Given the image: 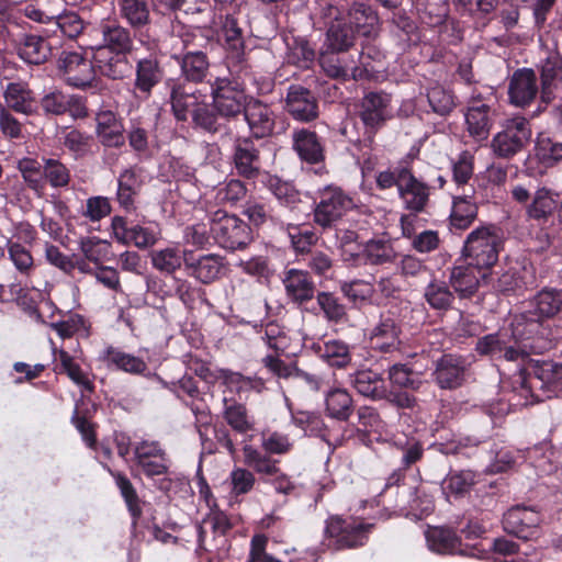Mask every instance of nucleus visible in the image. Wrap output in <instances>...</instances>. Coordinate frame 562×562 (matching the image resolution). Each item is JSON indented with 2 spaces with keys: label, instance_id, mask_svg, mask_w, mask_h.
Segmentation results:
<instances>
[{
  "label": "nucleus",
  "instance_id": "1",
  "mask_svg": "<svg viewBox=\"0 0 562 562\" xmlns=\"http://www.w3.org/2000/svg\"><path fill=\"white\" fill-rule=\"evenodd\" d=\"M562 313V288L544 286L529 299L526 308L516 314V334L531 336L533 349L546 351L554 347L550 319Z\"/></svg>",
  "mask_w": 562,
  "mask_h": 562
},
{
  "label": "nucleus",
  "instance_id": "2",
  "mask_svg": "<svg viewBox=\"0 0 562 562\" xmlns=\"http://www.w3.org/2000/svg\"><path fill=\"white\" fill-rule=\"evenodd\" d=\"M535 340L531 336L520 337L516 334V317L510 324V334L497 331L485 335L476 340L475 351L493 360H505L518 364L531 355H541L542 350L533 349Z\"/></svg>",
  "mask_w": 562,
  "mask_h": 562
},
{
  "label": "nucleus",
  "instance_id": "3",
  "mask_svg": "<svg viewBox=\"0 0 562 562\" xmlns=\"http://www.w3.org/2000/svg\"><path fill=\"white\" fill-rule=\"evenodd\" d=\"M505 245L504 231L496 224H484L474 228L465 238L463 256L469 265L477 269H491Z\"/></svg>",
  "mask_w": 562,
  "mask_h": 562
},
{
  "label": "nucleus",
  "instance_id": "4",
  "mask_svg": "<svg viewBox=\"0 0 562 562\" xmlns=\"http://www.w3.org/2000/svg\"><path fill=\"white\" fill-rule=\"evenodd\" d=\"M352 206V199L340 187L325 186L314 199L313 221L323 229L333 228Z\"/></svg>",
  "mask_w": 562,
  "mask_h": 562
},
{
  "label": "nucleus",
  "instance_id": "5",
  "mask_svg": "<svg viewBox=\"0 0 562 562\" xmlns=\"http://www.w3.org/2000/svg\"><path fill=\"white\" fill-rule=\"evenodd\" d=\"M531 371L526 375L520 371L515 383L520 385L521 395L535 401H541L540 395L535 393L539 389L546 393H558L562 391V364L552 360L536 361Z\"/></svg>",
  "mask_w": 562,
  "mask_h": 562
},
{
  "label": "nucleus",
  "instance_id": "6",
  "mask_svg": "<svg viewBox=\"0 0 562 562\" xmlns=\"http://www.w3.org/2000/svg\"><path fill=\"white\" fill-rule=\"evenodd\" d=\"M211 232L215 241L225 249H244L252 240L251 228L236 215L216 210L210 215Z\"/></svg>",
  "mask_w": 562,
  "mask_h": 562
},
{
  "label": "nucleus",
  "instance_id": "7",
  "mask_svg": "<svg viewBox=\"0 0 562 562\" xmlns=\"http://www.w3.org/2000/svg\"><path fill=\"white\" fill-rule=\"evenodd\" d=\"M319 20L326 27L323 48L349 52L356 43L355 30L344 18V10L328 1L319 4Z\"/></svg>",
  "mask_w": 562,
  "mask_h": 562
},
{
  "label": "nucleus",
  "instance_id": "8",
  "mask_svg": "<svg viewBox=\"0 0 562 562\" xmlns=\"http://www.w3.org/2000/svg\"><path fill=\"white\" fill-rule=\"evenodd\" d=\"M531 136V126L526 117L506 120L502 131L492 138V151L498 158L512 159L529 145Z\"/></svg>",
  "mask_w": 562,
  "mask_h": 562
},
{
  "label": "nucleus",
  "instance_id": "9",
  "mask_svg": "<svg viewBox=\"0 0 562 562\" xmlns=\"http://www.w3.org/2000/svg\"><path fill=\"white\" fill-rule=\"evenodd\" d=\"M391 94L369 91L359 102L358 115L364 126V142L371 144L376 132L392 117Z\"/></svg>",
  "mask_w": 562,
  "mask_h": 562
},
{
  "label": "nucleus",
  "instance_id": "10",
  "mask_svg": "<svg viewBox=\"0 0 562 562\" xmlns=\"http://www.w3.org/2000/svg\"><path fill=\"white\" fill-rule=\"evenodd\" d=\"M562 162V140L555 135L541 133L537 136L535 154L529 155L524 164L528 177L538 178Z\"/></svg>",
  "mask_w": 562,
  "mask_h": 562
},
{
  "label": "nucleus",
  "instance_id": "11",
  "mask_svg": "<svg viewBox=\"0 0 562 562\" xmlns=\"http://www.w3.org/2000/svg\"><path fill=\"white\" fill-rule=\"evenodd\" d=\"M373 524H367L358 519H344L333 516L327 520L325 532L328 537L336 539L337 549L362 547Z\"/></svg>",
  "mask_w": 562,
  "mask_h": 562
},
{
  "label": "nucleus",
  "instance_id": "12",
  "mask_svg": "<svg viewBox=\"0 0 562 562\" xmlns=\"http://www.w3.org/2000/svg\"><path fill=\"white\" fill-rule=\"evenodd\" d=\"M541 515L532 507L515 505L504 513L502 518L503 530L513 537L529 541L538 537Z\"/></svg>",
  "mask_w": 562,
  "mask_h": 562
},
{
  "label": "nucleus",
  "instance_id": "13",
  "mask_svg": "<svg viewBox=\"0 0 562 562\" xmlns=\"http://www.w3.org/2000/svg\"><path fill=\"white\" fill-rule=\"evenodd\" d=\"M346 50H333L323 48L319 54V65L327 76L336 79H349L355 80L363 77V69L356 65V58L347 54ZM360 63L363 65L364 70L369 66L364 61L366 54L363 52L357 53Z\"/></svg>",
  "mask_w": 562,
  "mask_h": 562
},
{
  "label": "nucleus",
  "instance_id": "14",
  "mask_svg": "<svg viewBox=\"0 0 562 562\" xmlns=\"http://www.w3.org/2000/svg\"><path fill=\"white\" fill-rule=\"evenodd\" d=\"M212 98L215 110L226 120L244 114L247 108V97L228 78H216L212 83Z\"/></svg>",
  "mask_w": 562,
  "mask_h": 562
},
{
  "label": "nucleus",
  "instance_id": "15",
  "mask_svg": "<svg viewBox=\"0 0 562 562\" xmlns=\"http://www.w3.org/2000/svg\"><path fill=\"white\" fill-rule=\"evenodd\" d=\"M512 196L516 202L527 204V216L538 222H547L558 207L554 193L546 187L538 188L531 196L527 188L518 184L512 189Z\"/></svg>",
  "mask_w": 562,
  "mask_h": 562
},
{
  "label": "nucleus",
  "instance_id": "16",
  "mask_svg": "<svg viewBox=\"0 0 562 562\" xmlns=\"http://www.w3.org/2000/svg\"><path fill=\"white\" fill-rule=\"evenodd\" d=\"M194 34H187L182 42L184 52L175 54L172 58L178 63L182 77L190 82H202L209 74V58L205 53L199 50L193 43Z\"/></svg>",
  "mask_w": 562,
  "mask_h": 562
},
{
  "label": "nucleus",
  "instance_id": "17",
  "mask_svg": "<svg viewBox=\"0 0 562 562\" xmlns=\"http://www.w3.org/2000/svg\"><path fill=\"white\" fill-rule=\"evenodd\" d=\"M58 69L67 85L79 89L91 87L95 78L93 63L77 52H63L58 58Z\"/></svg>",
  "mask_w": 562,
  "mask_h": 562
},
{
  "label": "nucleus",
  "instance_id": "18",
  "mask_svg": "<svg viewBox=\"0 0 562 562\" xmlns=\"http://www.w3.org/2000/svg\"><path fill=\"white\" fill-rule=\"evenodd\" d=\"M225 266L224 257L217 254H195L184 250V270L203 284H210L218 280Z\"/></svg>",
  "mask_w": 562,
  "mask_h": 562
},
{
  "label": "nucleus",
  "instance_id": "19",
  "mask_svg": "<svg viewBox=\"0 0 562 562\" xmlns=\"http://www.w3.org/2000/svg\"><path fill=\"white\" fill-rule=\"evenodd\" d=\"M233 164L238 176L256 179L261 170L260 149L252 137H237L233 146Z\"/></svg>",
  "mask_w": 562,
  "mask_h": 562
},
{
  "label": "nucleus",
  "instance_id": "20",
  "mask_svg": "<svg viewBox=\"0 0 562 562\" xmlns=\"http://www.w3.org/2000/svg\"><path fill=\"white\" fill-rule=\"evenodd\" d=\"M284 102L285 111L296 121L311 122L318 117L315 95L301 85L289 86Z\"/></svg>",
  "mask_w": 562,
  "mask_h": 562
},
{
  "label": "nucleus",
  "instance_id": "21",
  "mask_svg": "<svg viewBox=\"0 0 562 562\" xmlns=\"http://www.w3.org/2000/svg\"><path fill=\"white\" fill-rule=\"evenodd\" d=\"M244 117L252 139H261L273 134L277 115L269 104L251 98L247 103Z\"/></svg>",
  "mask_w": 562,
  "mask_h": 562
},
{
  "label": "nucleus",
  "instance_id": "22",
  "mask_svg": "<svg viewBox=\"0 0 562 562\" xmlns=\"http://www.w3.org/2000/svg\"><path fill=\"white\" fill-rule=\"evenodd\" d=\"M98 30L102 36V44L98 47H104V52L119 55L132 53L134 34L128 27L121 25L116 20H103Z\"/></svg>",
  "mask_w": 562,
  "mask_h": 562
},
{
  "label": "nucleus",
  "instance_id": "23",
  "mask_svg": "<svg viewBox=\"0 0 562 562\" xmlns=\"http://www.w3.org/2000/svg\"><path fill=\"white\" fill-rule=\"evenodd\" d=\"M14 48L21 60L30 66L46 64L53 54V48L45 36L24 33L15 41Z\"/></svg>",
  "mask_w": 562,
  "mask_h": 562
},
{
  "label": "nucleus",
  "instance_id": "24",
  "mask_svg": "<svg viewBox=\"0 0 562 562\" xmlns=\"http://www.w3.org/2000/svg\"><path fill=\"white\" fill-rule=\"evenodd\" d=\"M467 359L462 356L447 353L437 361L434 378L440 389L453 390L464 381L467 371Z\"/></svg>",
  "mask_w": 562,
  "mask_h": 562
},
{
  "label": "nucleus",
  "instance_id": "25",
  "mask_svg": "<svg viewBox=\"0 0 562 562\" xmlns=\"http://www.w3.org/2000/svg\"><path fill=\"white\" fill-rule=\"evenodd\" d=\"M282 283L285 289L286 296L299 306H302L315 296L316 285L306 270L291 268L284 272Z\"/></svg>",
  "mask_w": 562,
  "mask_h": 562
},
{
  "label": "nucleus",
  "instance_id": "26",
  "mask_svg": "<svg viewBox=\"0 0 562 562\" xmlns=\"http://www.w3.org/2000/svg\"><path fill=\"white\" fill-rule=\"evenodd\" d=\"M539 92L536 72L529 68L514 71L508 83V97L512 104L525 108Z\"/></svg>",
  "mask_w": 562,
  "mask_h": 562
},
{
  "label": "nucleus",
  "instance_id": "27",
  "mask_svg": "<svg viewBox=\"0 0 562 562\" xmlns=\"http://www.w3.org/2000/svg\"><path fill=\"white\" fill-rule=\"evenodd\" d=\"M111 227L114 238L123 245L133 244L139 249H146L157 241L156 235L150 228L138 224L130 225L127 220L122 216H114Z\"/></svg>",
  "mask_w": 562,
  "mask_h": 562
},
{
  "label": "nucleus",
  "instance_id": "28",
  "mask_svg": "<svg viewBox=\"0 0 562 562\" xmlns=\"http://www.w3.org/2000/svg\"><path fill=\"white\" fill-rule=\"evenodd\" d=\"M40 105L46 115L59 116L70 113L76 117L87 116V109L81 98L66 94L57 89L44 94Z\"/></svg>",
  "mask_w": 562,
  "mask_h": 562
},
{
  "label": "nucleus",
  "instance_id": "29",
  "mask_svg": "<svg viewBox=\"0 0 562 562\" xmlns=\"http://www.w3.org/2000/svg\"><path fill=\"white\" fill-rule=\"evenodd\" d=\"M401 334L402 329L398 323L390 314H382L379 323L371 331L370 341L373 349L390 353L400 350L402 345Z\"/></svg>",
  "mask_w": 562,
  "mask_h": 562
},
{
  "label": "nucleus",
  "instance_id": "30",
  "mask_svg": "<svg viewBox=\"0 0 562 562\" xmlns=\"http://www.w3.org/2000/svg\"><path fill=\"white\" fill-rule=\"evenodd\" d=\"M349 384L362 396L372 401L386 397V382L383 374L372 369H359L349 374Z\"/></svg>",
  "mask_w": 562,
  "mask_h": 562
},
{
  "label": "nucleus",
  "instance_id": "31",
  "mask_svg": "<svg viewBox=\"0 0 562 562\" xmlns=\"http://www.w3.org/2000/svg\"><path fill=\"white\" fill-rule=\"evenodd\" d=\"M342 10L346 22L352 25L357 35L370 38L378 34L379 15L370 4L353 2L348 9Z\"/></svg>",
  "mask_w": 562,
  "mask_h": 562
},
{
  "label": "nucleus",
  "instance_id": "32",
  "mask_svg": "<svg viewBox=\"0 0 562 562\" xmlns=\"http://www.w3.org/2000/svg\"><path fill=\"white\" fill-rule=\"evenodd\" d=\"M135 89L148 97L153 88L158 85L165 75L157 54L151 53L136 63Z\"/></svg>",
  "mask_w": 562,
  "mask_h": 562
},
{
  "label": "nucleus",
  "instance_id": "33",
  "mask_svg": "<svg viewBox=\"0 0 562 562\" xmlns=\"http://www.w3.org/2000/svg\"><path fill=\"white\" fill-rule=\"evenodd\" d=\"M398 194L407 210L418 213L424 211L429 201V187L409 170L404 172Z\"/></svg>",
  "mask_w": 562,
  "mask_h": 562
},
{
  "label": "nucleus",
  "instance_id": "34",
  "mask_svg": "<svg viewBox=\"0 0 562 562\" xmlns=\"http://www.w3.org/2000/svg\"><path fill=\"white\" fill-rule=\"evenodd\" d=\"M293 149L308 164L322 162L325 158L324 145L318 135L308 128H299L292 133Z\"/></svg>",
  "mask_w": 562,
  "mask_h": 562
},
{
  "label": "nucleus",
  "instance_id": "35",
  "mask_svg": "<svg viewBox=\"0 0 562 562\" xmlns=\"http://www.w3.org/2000/svg\"><path fill=\"white\" fill-rule=\"evenodd\" d=\"M428 548L438 554H461L467 553L460 549L462 541L452 528L436 526L425 531Z\"/></svg>",
  "mask_w": 562,
  "mask_h": 562
},
{
  "label": "nucleus",
  "instance_id": "36",
  "mask_svg": "<svg viewBox=\"0 0 562 562\" xmlns=\"http://www.w3.org/2000/svg\"><path fill=\"white\" fill-rule=\"evenodd\" d=\"M201 98L202 94L198 90L189 91L182 85H173L170 92V102L175 117L178 121L186 122L190 114L193 119L195 110L205 103Z\"/></svg>",
  "mask_w": 562,
  "mask_h": 562
},
{
  "label": "nucleus",
  "instance_id": "37",
  "mask_svg": "<svg viewBox=\"0 0 562 562\" xmlns=\"http://www.w3.org/2000/svg\"><path fill=\"white\" fill-rule=\"evenodd\" d=\"M540 78V100L548 105L555 98V91L562 87V58L558 55L548 57L541 66Z\"/></svg>",
  "mask_w": 562,
  "mask_h": 562
},
{
  "label": "nucleus",
  "instance_id": "38",
  "mask_svg": "<svg viewBox=\"0 0 562 562\" xmlns=\"http://www.w3.org/2000/svg\"><path fill=\"white\" fill-rule=\"evenodd\" d=\"M492 110L485 103H474L468 108L465 113L467 130L475 140L487 139L492 125Z\"/></svg>",
  "mask_w": 562,
  "mask_h": 562
},
{
  "label": "nucleus",
  "instance_id": "39",
  "mask_svg": "<svg viewBox=\"0 0 562 562\" xmlns=\"http://www.w3.org/2000/svg\"><path fill=\"white\" fill-rule=\"evenodd\" d=\"M7 106L14 112L32 115L37 110L33 91L25 82H10L4 90Z\"/></svg>",
  "mask_w": 562,
  "mask_h": 562
},
{
  "label": "nucleus",
  "instance_id": "40",
  "mask_svg": "<svg viewBox=\"0 0 562 562\" xmlns=\"http://www.w3.org/2000/svg\"><path fill=\"white\" fill-rule=\"evenodd\" d=\"M474 268L470 265L457 266L450 271L449 284L460 299L473 296L482 282V278L476 276Z\"/></svg>",
  "mask_w": 562,
  "mask_h": 562
},
{
  "label": "nucleus",
  "instance_id": "41",
  "mask_svg": "<svg viewBox=\"0 0 562 562\" xmlns=\"http://www.w3.org/2000/svg\"><path fill=\"white\" fill-rule=\"evenodd\" d=\"M192 122L194 126L210 134L227 135L229 133L227 121L218 113L214 105L204 103L195 110Z\"/></svg>",
  "mask_w": 562,
  "mask_h": 562
},
{
  "label": "nucleus",
  "instance_id": "42",
  "mask_svg": "<svg viewBox=\"0 0 562 562\" xmlns=\"http://www.w3.org/2000/svg\"><path fill=\"white\" fill-rule=\"evenodd\" d=\"M223 404V417L235 431L246 434L254 429V422L244 404L226 397H224Z\"/></svg>",
  "mask_w": 562,
  "mask_h": 562
},
{
  "label": "nucleus",
  "instance_id": "43",
  "mask_svg": "<svg viewBox=\"0 0 562 562\" xmlns=\"http://www.w3.org/2000/svg\"><path fill=\"white\" fill-rule=\"evenodd\" d=\"M326 413L330 418L347 422L353 412V400L342 389L329 391L325 397Z\"/></svg>",
  "mask_w": 562,
  "mask_h": 562
},
{
  "label": "nucleus",
  "instance_id": "44",
  "mask_svg": "<svg viewBox=\"0 0 562 562\" xmlns=\"http://www.w3.org/2000/svg\"><path fill=\"white\" fill-rule=\"evenodd\" d=\"M477 216V205L470 195L456 196L450 214V225L457 229H467Z\"/></svg>",
  "mask_w": 562,
  "mask_h": 562
},
{
  "label": "nucleus",
  "instance_id": "45",
  "mask_svg": "<svg viewBox=\"0 0 562 562\" xmlns=\"http://www.w3.org/2000/svg\"><path fill=\"white\" fill-rule=\"evenodd\" d=\"M363 256L370 265L381 266L394 262L397 252L391 239L384 237L372 238L364 245Z\"/></svg>",
  "mask_w": 562,
  "mask_h": 562
},
{
  "label": "nucleus",
  "instance_id": "46",
  "mask_svg": "<svg viewBox=\"0 0 562 562\" xmlns=\"http://www.w3.org/2000/svg\"><path fill=\"white\" fill-rule=\"evenodd\" d=\"M424 299L432 310L447 312L452 308L456 297L449 284L434 280L425 288Z\"/></svg>",
  "mask_w": 562,
  "mask_h": 562
},
{
  "label": "nucleus",
  "instance_id": "47",
  "mask_svg": "<svg viewBox=\"0 0 562 562\" xmlns=\"http://www.w3.org/2000/svg\"><path fill=\"white\" fill-rule=\"evenodd\" d=\"M220 22L222 24V31L227 49L235 58L239 59L244 55L245 49L243 29L239 26L237 19H235L232 13H225Z\"/></svg>",
  "mask_w": 562,
  "mask_h": 562
},
{
  "label": "nucleus",
  "instance_id": "48",
  "mask_svg": "<svg viewBox=\"0 0 562 562\" xmlns=\"http://www.w3.org/2000/svg\"><path fill=\"white\" fill-rule=\"evenodd\" d=\"M105 468L115 480L116 486L119 487L121 495L126 503L127 509L133 518V524L136 525L137 520L143 514V509L140 506V499L134 485L125 474L113 471L109 467Z\"/></svg>",
  "mask_w": 562,
  "mask_h": 562
},
{
  "label": "nucleus",
  "instance_id": "49",
  "mask_svg": "<svg viewBox=\"0 0 562 562\" xmlns=\"http://www.w3.org/2000/svg\"><path fill=\"white\" fill-rule=\"evenodd\" d=\"M106 360L109 363L115 366L119 370L131 374L146 375L148 371V366L143 358L124 352L113 347L106 349Z\"/></svg>",
  "mask_w": 562,
  "mask_h": 562
},
{
  "label": "nucleus",
  "instance_id": "50",
  "mask_svg": "<svg viewBox=\"0 0 562 562\" xmlns=\"http://www.w3.org/2000/svg\"><path fill=\"white\" fill-rule=\"evenodd\" d=\"M105 53L104 47H97L94 66L98 67L102 76L113 80L122 79L127 69L126 55L113 54L111 57L105 58Z\"/></svg>",
  "mask_w": 562,
  "mask_h": 562
},
{
  "label": "nucleus",
  "instance_id": "51",
  "mask_svg": "<svg viewBox=\"0 0 562 562\" xmlns=\"http://www.w3.org/2000/svg\"><path fill=\"white\" fill-rule=\"evenodd\" d=\"M120 14L133 29H140L150 22L147 0H119Z\"/></svg>",
  "mask_w": 562,
  "mask_h": 562
},
{
  "label": "nucleus",
  "instance_id": "52",
  "mask_svg": "<svg viewBox=\"0 0 562 562\" xmlns=\"http://www.w3.org/2000/svg\"><path fill=\"white\" fill-rule=\"evenodd\" d=\"M482 283L492 285L493 290L501 294H514L525 289V282L514 269H508L496 278L482 273Z\"/></svg>",
  "mask_w": 562,
  "mask_h": 562
},
{
  "label": "nucleus",
  "instance_id": "53",
  "mask_svg": "<svg viewBox=\"0 0 562 562\" xmlns=\"http://www.w3.org/2000/svg\"><path fill=\"white\" fill-rule=\"evenodd\" d=\"M117 201L125 210H131L134 196L140 188V181L134 169H125L117 179Z\"/></svg>",
  "mask_w": 562,
  "mask_h": 562
},
{
  "label": "nucleus",
  "instance_id": "54",
  "mask_svg": "<svg viewBox=\"0 0 562 562\" xmlns=\"http://www.w3.org/2000/svg\"><path fill=\"white\" fill-rule=\"evenodd\" d=\"M243 451L245 464L254 469L257 473L274 476L280 472L279 468L277 467V461L271 460L269 457L262 454L252 446L246 445L243 448Z\"/></svg>",
  "mask_w": 562,
  "mask_h": 562
},
{
  "label": "nucleus",
  "instance_id": "55",
  "mask_svg": "<svg viewBox=\"0 0 562 562\" xmlns=\"http://www.w3.org/2000/svg\"><path fill=\"white\" fill-rule=\"evenodd\" d=\"M389 380L393 385L411 391H418L423 384L419 375L403 363H395L389 368Z\"/></svg>",
  "mask_w": 562,
  "mask_h": 562
},
{
  "label": "nucleus",
  "instance_id": "56",
  "mask_svg": "<svg viewBox=\"0 0 562 562\" xmlns=\"http://www.w3.org/2000/svg\"><path fill=\"white\" fill-rule=\"evenodd\" d=\"M427 100L431 110L441 116L448 115L456 106L452 92L438 83L428 88Z\"/></svg>",
  "mask_w": 562,
  "mask_h": 562
},
{
  "label": "nucleus",
  "instance_id": "57",
  "mask_svg": "<svg viewBox=\"0 0 562 562\" xmlns=\"http://www.w3.org/2000/svg\"><path fill=\"white\" fill-rule=\"evenodd\" d=\"M317 304L328 322L341 323L347 316L345 305L331 292H317Z\"/></svg>",
  "mask_w": 562,
  "mask_h": 562
},
{
  "label": "nucleus",
  "instance_id": "58",
  "mask_svg": "<svg viewBox=\"0 0 562 562\" xmlns=\"http://www.w3.org/2000/svg\"><path fill=\"white\" fill-rule=\"evenodd\" d=\"M319 356L330 367L345 368L351 361L349 347L342 341H328L319 349Z\"/></svg>",
  "mask_w": 562,
  "mask_h": 562
},
{
  "label": "nucleus",
  "instance_id": "59",
  "mask_svg": "<svg viewBox=\"0 0 562 562\" xmlns=\"http://www.w3.org/2000/svg\"><path fill=\"white\" fill-rule=\"evenodd\" d=\"M403 479H404V471L402 469L395 470L387 477L383 493L385 494L393 486H396L397 487L396 495L398 497L397 506H401V507L408 506V507L413 508L414 503L416 502L417 488L414 486L400 485V483L402 482Z\"/></svg>",
  "mask_w": 562,
  "mask_h": 562
},
{
  "label": "nucleus",
  "instance_id": "60",
  "mask_svg": "<svg viewBox=\"0 0 562 562\" xmlns=\"http://www.w3.org/2000/svg\"><path fill=\"white\" fill-rule=\"evenodd\" d=\"M268 188L271 193L285 206L294 210L297 203L301 202V194L295 188L278 177H270L268 180Z\"/></svg>",
  "mask_w": 562,
  "mask_h": 562
},
{
  "label": "nucleus",
  "instance_id": "61",
  "mask_svg": "<svg viewBox=\"0 0 562 562\" xmlns=\"http://www.w3.org/2000/svg\"><path fill=\"white\" fill-rule=\"evenodd\" d=\"M153 266L161 272L172 273L184 265V251L175 248H166L155 251L151 256Z\"/></svg>",
  "mask_w": 562,
  "mask_h": 562
},
{
  "label": "nucleus",
  "instance_id": "62",
  "mask_svg": "<svg viewBox=\"0 0 562 562\" xmlns=\"http://www.w3.org/2000/svg\"><path fill=\"white\" fill-rule=\"evenodd\" d=\"M475 483V473L470 470L452 472L443 480L442 488L454 495L462 496L468 493Z\"/></svg>",
  "mask_w": 562,
  "mask_h": 562
},
{
  "label": "nucleus",
  "instance_id": "63",
  "mask_svg": "<svg viewBox=\"0 0 562 562\" xmlns=\"http://www.w3.org/2000/svg\"><path fill=\"white\" fill-rule=\"evenodd\" d=\"M63 35L68 38L78 37L85 30V22L78 13L74 11H64L54 15L53 22Z\"/></svg>",
  "mask_w": 562,
  "mask_h": 562
},
{
  "label": "nucleus",
  "instance_id": "64",
  "mask_svg": "<svg viewBox=\"0 0 562 562\" xmlns=\"http://www.w3.org/2000/svg\"><path fill=\"white\" fill-rule=\"evenodd\" d=\"M43 176L54 188L67 187L70 181L69 169L59 160L44 159Z\"/></svg>",
  "mask_w": 562,
  "mask_h": 562
}]
</instances>
